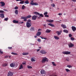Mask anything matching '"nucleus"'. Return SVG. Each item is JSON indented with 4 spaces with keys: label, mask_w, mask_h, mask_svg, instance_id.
Masks as SVG:
<instances>
[{
    "label": "nucleus",
    "mask_w": 76,
    "mask_h": 76,
    "mask_svg": "<svg viewBox=\"0 0 76 76\" xmlns=\"http://www.w3.org/2000/svg\"><path fill=\"white\" fill-rule=\"evenodd\" d=\"M72 1L74 2H75L76 1V0H72Z\"/></svg>",
    "instance_id": "obj_55"
},
{
    "label": "nucleus",
    "mask_w": 76,
    "mask_h": 76,
    "mask_svg": "<svg viewBox=\"0 0 76 76\" xmlns=\"http://www.w3.org/2000/svg\"><path fill=\"white\" fill-rule=\"evenodd\" d=\"M27 22H31V20H28L27 21Z\"/></svg>",
    "instance_id": "obj_52"
},
{
    "label": "nucleus",
    "mask_w": 76,
    "mask_h": 76,
    "mask_svg": "<svg viewBox=\"0 0 76 76\" xmlns=\"http://www.w3.org/2000/svg\"><path fill=\"white\" fill-rule=\"evenodd\" d=\"M27 67L28 68V69H32V66H30L29 65L27 66Z\"/></svg>",
    "instance_id": "obj_36"
},
{
    "label": "nucleus",
    "mask_w": 76,
    "mask_h": 76,
    "mask_svg": "<svg viewBox=\"0 0 76 76\" xmlns=\"http://www.w3.org/2000/svg\"><path fill=\"white\" fill-rule=\"evenodd\" d=\"M41 31V29H39L38 30V31Z\"/></svg>",
    "instance_id": "obj_59"
},
{
    "label": "nucleus",
    "mask_w": 76,
    "mask_h": 76,
    "mask_svg": "<svg viewBox=\"0 0 76 76\" xmlns=\"http://www.w3.org/2000/svg\"><path fill=\"white\" fill-rule=\"evenodd\" d=\"M72 29L73 32H75V31L76 30V27L74 26H72Z\"/></svg>",
    "instance_id": "obj_14"
},
{
    "label": "nucleus",
    "mask_w": 76,
    "mask_h": 76,
    "mask_svg": "<svg viewBox=\"0 0 76 76\" xmlns=\"http://www.w3.org/2000/svg\"><path fill=\"white\" fill-rule=\"evenodd\" d=\"M38 19H39L41 18V17H38Z\"/></svg>",
    "instance_id": "obj_61"
},
{
    "label": "nucleus",
    "mask_w": 76,
    "mask_h": 76,
    "mask_svg": "<svg viewBox=\"0 0 76 76\" xmlns=\"http://www.w3.org/2000/svg\"><path fill=\"white\" fill-rule=\"evenodd\" d=\"M39 50H40V49H38L37 50V51H39Z\"/></svg>",
    "instance_id": "obj_60"
},
{
    "label": "nucleus",
    "mask_w": 76,
    "mask_h": 76,
    "mask_svg": "<svg viewBox=\"0 0 76 76\" xmlns=\"http://www.w3.org/2000/svg\"><path fill=\"white\" fill-rule=\"evenodd\" d=\"M47 22H48L50 23H53V22H54V20H47Z\"/></svg>",
    "instance_id": "obj_17"
},
{
    "label": "nucleus",
    "mask_w": 76,
    "mask_h": 76,
    "mask_svg": "<svg viewBox=\"0 0 76 76\" xmlns=\"http://www.w3.org/2000/svg\"><path fill=\"white\" fill-rule=\"evenodd\" d=\"M25 5H23L22 6V9L23 10L24 9H25Z\"/></svg>",
    "instance_id": "obj_40"
},
{
    "label": "nucleus",
    "mask_w": 76,
    "mask_h": 76,
    "mask_svg": "<svg viewBox=\"0 0 76 76\" xmlns=\"http://www.w3.org/2000/svg\"><path fill=\"white\" fill-rule=\"evenodd\" d=\"M40 53L41 54H47V52H45L44 50H42L40 51Z\"/></svg>",
    "instance_id": "obj_11"
},
{
    "label": "nucleus",
    "mask_w": 76,
    "mask_h": 76,
    "mask_svg": "<svg viewBox=\"0 0 76 76\" xmlns=\"http://www.w3.org/2000/svg\"><path fill=\"white\" fill-rule=\"evenodd\" d=\"M30 4L31 5H32V6H34V5H35V6H38V4L36 2H31Z\"/></svg>",
    "instance_id": "obj_6"
},
{
    "label": "nucleus",
    "mask_w": 76,
    "mask_h": 76,
    "mask_svg": "<svg viewBox=\"0 0 76 76\" xmlns=\"http://www.w3.org/2000/svg\"><path fill=\"white\" fill-rule=\"evenodd\" d=\"M15 9H18V7L17 6L15 7Z\"/></svg>",
    "instance_id": "obj_46"
},
{
    "label": "nucleus",
    "mask_w": 76,
    "mask_h": 76,
    "mask_svg": "<svg viewBox=\"0 0 76 76\" xmlns=\"http://www.w3.org/2000/svg\"><path fill=\"white\" fill-rule=\"evenodd\" d=\"M24 3L25 4H29V1L28 0H26L25 1Z\"/></svg>",
    "instance_id": "obj_30"
},
{
    "label": "nucleus",
    "mask_w": 76,
    "mask_h": 76,
    "mask_svg": "<svg viewBox=\"0 0 76 76\" xmlns=\"http://www.w3.org/2000/svg\"><path fill=\"white\" fill-rule=\"evenodd\" d=\"M51 32V30H49V29H47L45 31V32L46 33H49Z\"/></svg>",
    "instance_id": "obj_24"
},
{
    "label": "nucleus",
    "mask_w": 76,
    "mask_h": 76,
    "mask_svg": "<svg viewBox=\"0 0 76 76\" xmlns=\"http://www.w3.org/2000/svg\"><path fill=\"white\" fill-rule=\"evenodd\" d=\"M24 1H21L20 2V4H23L24 3Z\"/></svg>",
    "instance_id": "obj_32"
},
{
    "label": "nucleus",
    "mask_w": 76,
    "mask_h": 76,
    "mask_svg": "<svg viewBox=\"0 0 76 76\" xmlns=\"http://www.w3.org/2000/svg\"><path fill=\"white\" fill-rule=\"evenodd\" d=\"M10 66L11 67H15L16 65L15 64V63H13L11 64L10 65Z\"/></svg>",
    "instance_id": "obj_9"
},
{
    "label": "nucleus",
    "mask_w": 76,
    "mask_h": 76,
    "mask_svg": "<svg viewBox=\"0 0 76 76\" xmlns=\"http://www.w3.org/2000/svg\"><path fill=\"white\" fill-rule=\"evenodd\" d=\"M20 24H22V23H23V22H20L19 23Z\"/></svg>",
    "instance_id": "obj_56"
},
{
    "label": "nucleus",
    "mask_w": 76,
    "mask_h": 76,
    "mask_svg": "<svg viewBox=\"0 0 76 76\" xmlns=\"http://www.w3.org/2000/svg\"><path fill=\"white\" fill-rule=\"evenodd\" d=\"M26 26L27 28H30L31 26V24L28 22H27L26 23Z\"/></svg>",
    "instance_id": "obj_8"
},
{
    "label": "nucleus",
    "mask_w": 76,
    "mask_h": 76,
    "mask_svg": "<svg viewBox=\"0 0 76 76\" xmlns=\"http://www.w3.org/2000/svg\"><path fill=\"white\" fill-rule=\"evenodd\" d=\"M48 60L47 58H43L42 61V63H45L46 62H48Z\"/></svg>",
    "instance_id": "obj_2"
},
{
    "label": "nucleus",
    "mask_w": 76,
    "mask_h": 76,
    "mask_svg": "<svg viewBox=\"0 0 76 76\" xmlns=\"http://www.w3.org/2000/svg\"><path fill=\"white\" fill-rule=\"evenodd\" d=\"M44 39H47L46 38H44Z\"/></svg>",
    "instance_id": "obj_63"
},
{
    "label": "nucleus",
    "mask_w": 76,
    "mask_h": 76,
    "mask_svg": "<svg viewBox=\"0 0 76 76\" xmlns=\"http://www.w3.org/2000/svg\"><path fill=\"white\" fill-rule=\"evenodd\" d=\"M54 38L55 39H57V40L59 39L58 37L56 36H54Z\"/></svg>",
    "instance_id": "obj_23"
},
{
    "label": "nucleus",
    "mask_w": 76,
    "mask_h": 76,
    "mask_svg": "<svg viewBox=\"0 0 76 76\" xmlns=\"http://www.w3.org/2000/svg\"><path fill=\"white\" fill-rule=\"evenodd\" d=\"M13 73L12 72L9 71L8 73L7 76H13Z\"/></svg>",
    "instance_id": "obj_5"
},
{
    "label": "nucleus",
    "mask_w": 76,
    "mask_h": 76,
    "mask_svg": "<svg viewBox=\"0 0 76 76\" xmlns=\"http://www.w3.org/2000/svg\"><path fill=\"white\" fill-rule=\"evenodd\" d=\"M66 71V72H70V70H69V69H65Z\"/></svg>",
    "instance_id": "obj_33"
},
{
    "label": "nucleus",
    "mask_w": 76,
    "mask_h": 76,
    "mask_svg": "<svg viewBox=\"0 0 76 76\" xmlns=\"http://www.w3.org/2000/svg\"><path fill=\"white\" fill-rule=\"evenodd\" d=\"M30 29L31 31H34L35 30H34V27H31Z\"/></svg>",
    "instance_id": "obj_25"
},
{
    "label": "nucleus",
    "mask_w": 76,
    "mask_h": 76,
    "mask_svg": "<svg viewBox=\"0 0 76 76\" xmlns=\"http://www.w3.org/2000/svg\"><path fill=\"white\" fill-rule=\"evenodd\" d=\"M61 26L63 28H64V29H65L66 28V25H64V24H61Z\"/></svg>",
    "instance_id": "obj_21"
},
{
    "label": "nucleus",
    "mask_w": 76,
    "mask_h": 76,
    "mask_svg": "<svg viewBox=\"0 0 76 76\" xmlns=\"http://www.w3.org/2000/svg\"><path fill=\"white\" fill-rule=\"evenodd\" d=\"M22 64L23 65L26 64V63H23Z\"/></svg>",
    "instance_id": "obj_58"
},
{
    "label": "nucleus",
    "mask_w": 76,
    "mask_h": 76,
    "mask_svg": "<svg viewBox=\"0 0 76 76\" xmlns=\"http://www.w3.org/2000/svg\"><path fill=\"white\" fill-rule=\"evenodd\" d=\"M17 1H22L23 0H16Z\"/></svg>",
    "instance_id": "obj_53"
},
{
    "label": "nucleus",
    "mask_w": 76,
    "mask_h": 76,
    "mask_svg": "<svg viewBox=\"0 0 76 76\" xmlns=\"http://www.w3.org/2000/svg\"><path fill=\"white\" fill-rule=\"evenodd\" d=\"M8 65L7 63H4L2 64L3 67H6V66H7Z\"/></svg>",
    "instance_id": "obj_22"
},
{
    "label": "nucleus",
    "mask_w": 76,
    "mask_h": 76,
    "mask_svg": "<svg viewBox=\"0 0 76 76\" xmlns=\"http://www.w3.org/2000/svg\"><path fill=\"white\" fill-rule=\"evenodd\" d=\"M4 11L1 10H0V13H4Z\"/></svg>",
    "instance_id": "obj_41"
},
{
    "label": "nucleus",
    "mask_w": 76,
    "mask_h": 76,
    "mask_svg": "<svg viewBox=\"0 0 76 76\" xmlns=\"http://www.w3.org/2000/svg\"><path fill=\"white\" fill-rule=\"evenodd\" d=\"M34 37H35V38H37V36H34Z\"/></svg>",
    "instance_id": "obj_64"
},
{
    "label": "nucleus",
    "mask_w": 76,
    "mask_h": 76,
    "mask_svg": "<svg viewBox=\"0 0 76 76\" xmlns=\"http://www.w3.org/2000/svg\"><path fill=\"white\" fill-rule=\"evenodd\" d=\"M8 48L9 49V50H11L12 48V47H8Z\"/></svg>",
    "instance_id": "obj_50"
},
{
    "label": "nucleus",
    "mask_w": 76,
    "mask_h": 76,
    "mask_svg": "<svg viewBox=\"0 0 76 76\" xmlns=\"http://www.w3.org/2000/svg\"><path fill=\"white\" fill-rule=\"evenodd\" d=\"M4 58H7V57H8V56H4Z\"/></svg>",
    "instance_id": "obj_54"
},
{
    "label": "nucleus",
    "mask_w": 76,
    "mask_h": 76,
    "mask_svg": "<svg viewBox=\"0 0 76 76\" xmlns=\"http://www.w3.org/2000/svg\"><path fill=\"white\" fill-rule=\"evenodd\" d=\"M66 60L67 61H70V60H69V58H66Z\"/></svg>",
    "instance_id": "obj_42"
},
{
    "label": "nucleus",
    "mask_w": 76,
    "mask_h": 76,
    "mask_svg": "<svg viewBox=\"0 0 76 76\" xmlns=\"http://www.w3.org/2000/svg\"><path fill=\"white\" fill-rule=\"evenodd\" d=\"M63 54H65L66 55H69V54H70L71 52H69L67 51H64L62 52Z\"/></svg>",
    "instance_id": "obj_3"
},
{
    "label": "nucleus",
    "mask_w": 76,
    "mask_h": 76,
    "mask_svg": "<svg viewBox=\"0 0 76 76\" xmlns=\"http://www.w3.org/2000/svg\"><path fill=\"white\" fill-rule=\"evenodd\" d=\"M69 37H72V35L71 34H69Z\"/></svg>",
    "instance_id": "obj_49"
},
{
    "label": "nucleus",
    "mask_w": 76,
    "mask_h": 76,
    "mask_svg": "<svg viewBox=\"0 0 76 76\" xmlns=\"http://www.w3.org/2000/svg\"><path fill=\"white\" fill-rule=\"evenodd\" d=\"M0 53H1V54H3V52L1 51V50H0Z\"/></svg>",
    "instance_id": "obj_43"
},
{
    "label": "nucleus",
    "mask_w": 76,
    "mask_h": 76,
    "mask_svg": "<svg viewBox=\"0 0 76 76\" xmlns=\"http://www.w3.org/2000/svg\"><path fill=\"white\" fill-rule=\"evenodd\" d=\"M40 72L42 75H43V74L45 75V72L43 69H42L41 71Z\"/></svg>",
    "instance_id": "obj_13"
},
{
    "label": "nucleus",
    "mask_w": 76,
    "mask_h": 76,
    "mask_svg": "<svg viewBox=\"0 0 76 76\" xmlns=\"http://www.w3.org/2000/svg\"><path fill=\"white\" fill-rule=\"evenodd\" d=\"M0 17L1 18H4V14H0Z\"/></svg>",
    "instance_id": "obj_19"
},
{
    "label": "nucleus",
    "mask_w": 76,
    "mask_h": 76,
    "mask_svg": "<svg viewBox=\"0 0 76 76\" xmlns=\"http://www.w3.org/2000/svg\"><path fill=\"white\" fill-rule=\"evenodd\" d=\"M23 65H22V64H21L20 68H19V69H23Z\"/></svg>",
    "instance_id": "obj_28"
},
{
    "label": "nucleus",
    "mask_w": 76,
    "mask_h": 76,
    "mask_svg": "<svg viewBox=\"0 0 76 76\" xmlns=\"http://www.w3.org/2000/svg\"><path fill=\"white\" fill-rule=\"evenodd\" d=\"M51 6H52L53 7H55V4H54L53 3V4H51Z\"/></svg>",
    "instance_id": "obj_35"
},
{
    "label": "nucleus",
    "mask_w": 76,
    "mask_h": 76,
    "mask_svg": "<svg viewBox=\"0 0 76 76\" xmlns=\"http://www.w3.org/2000/svg\"><path fill=\"white\" fill-rule=\"evenodd\" d=\"M34 13L36 15H38V16H39L40 17H42V18H43L44 17V15H43L42 14H39V12H34Z\"/></svg>",
    "instance_id": "obj_4"
},
{
    "label": "nucleus",
    "mask_w": 76,
    "mask_h": 76,
    "mask_svg": "<svg viewBox=\"0 0 76 76\" xmlns=\"http://www.w3.org/2000/svg\"><path fill=\"white\" fill-rule=\"evenodd\" d=\"M31 15H29L27 16L26 17H21V19H24V21H26L27 20V19L31 18Z\"/></svg>",
    "instance_id": "obj_1"
},
{
    "label": "nucleus",
    "mask_w": 76,
    "mask_h": 76,
    "mask_svg": "<svg viewBox=\"0 0 76 76\" xmlns=\"http://www.w3.org/2000/svg\"><path fill=\"white\" fill-rule=\"evenodd\" d=\"M12 54V55H16L17 56V55H18V54L16 53H14L13 52H12L11 53Z\"/></svg>",
    "instance_id": "obj_34"
},
{
    "label": "nucleus",
    "mask_w": 76,
    "mask_h": 76,
    "mask_svg": "<svg viewBox=\"0 0 76 76\" xmlns=\"http://www.w3.org/2000/svg\"><path fill=\"white\" fill-rule=\"evenodd\" d=\"M45 17H46L47 18H49V16L48 15H45Z\"/></svg>",
    "instance_id": "obj_48"
},
{
    "label": "nucleus",
    "mask_w": 76,
    "mask_h": 76,
    "mask_svg": "<svg viewBox=\"0 0 76 76\" xmlns=\"http://www.w3.org/2000/svg\"><path fill=\"white\" fill-rule=\"evenodd\" d=\"M48 25L50 26H52V27H55V26L51 23H49L48 24Z\"/></svg>",
    "instance_id": "obj_18"
},
{
    "label": "nucleus",
    "mask_w": 76,
    "mask_h": 76,
    "mask_svg": "<svg viewBox=\"0 0 76 76\" xmlns=\"http://www.w3.org/2000/svg\"><path fill=\"white\" fill-rule=\"evenodd\" d=\"M52 64H53V66H56V64L55 63H54V62H52Z\"/></svg>",
    "instance_id": "obj_38"
},
{
    "label": "nucleus",
    "mask_w": 76,
    "mask_h": 76,
    "mask_svg": "<svg viewBox=\"0 0 76 76\" xmlns=\"http://www.w3.org/2000/svg\"><path fill=\"white\" fill-rule=\"evenodd\" d=\"M69 48H72V47H74V45L71 43H70L69 45Z\"/></svg>",
    "instance_id": "obj_12"
},
{
    "label": "nucleus",
    "mask_w": 76,
    "mask_h": 76,
    "mask_svg": "<svg viewBox=\"0 0 76 76\" xmlns=\"http://www.w3.org/2000/svg\"><path fill=\"white\" fill-rule=\"evenodd\" d=\"M71 39L72 41H74L75 39V38L73 37H71Z\"/></svg>",
    "instance_id": "obj_44"
},
{
    "label": "nucleus",
    "mask_w": 76,
    "mask_h": 76,
    "mask_svg": "<svg viewBox=\"0 0 76 76\" xmlns=\"http://www.w3.org/2000/svg\"><path fill=\"white\" fill-rule=\"evenodd\" d=\"M66 67H69V68H71V67H72V66L71 65H68L66 66Z\"/></svg>",
    "instance_id": "obj_39"
},
{
    "label": "nucleus",
    "mask_w": 76,
    "mask_h": 76,
    "mask_svg": "<svg viewBox=\"0 0 76 76\" xmlns=\"http://www.w3.org/2000/svg\"><path fill=\"white\" fill-rule=\"evenodd\" d=\"M0 4H1V6H5V3L3 1H1L0 2Z\"/></svg>",
    "instance_id": "obj_16"
},
{
    "label": "nucleus",
    "mask_w": 76,
    "mask_h": 76,
    "mask_svg": "<svg viewBox=\"0 0 76 76\" xmlns=\"http://www.w3.org/2000/svg\"><path fill=\"white\" fill-rule=\"evenodd\" d=\"M62 33V30H60V31H56V34H57L58 35H61V34Z\"/></svg>",
    "instance_id": "obj_7"
},
{
    "label": "nucleus",
    "mask_w": 76,
    "mask_h": 76,
    "mask_svg": "<svg viewBox=\"0 0 76 76\" xmlns=\"http://www.w3.org/2000/svg\"><path fill=\"white\" fill-rule=\"evenodd\" d=\"M15 13L16 15H18V10H15Z\"/></svg>",
    "instance_id": "obj_29"
},
{
    "label": "nucleus",
    "mask_w": 76,
    "mask_h": 76,
    "mask_svg": "<svg viewBox=\"0 0 76 76\" xmlns=\"http://www.w3.org/2000/svg\"><path fill=\"white\" fill-rule=\"evenodd\" d=\"M28 54L29 53H22V54L23 55V56H26V55H28Z\"/></svg>",
    "instance_id": "obj_26"
},
{
    "label": "nucleus",
    "mask_w": 76,
    "mask_h": 76,
    "mask_svg": "<svg viewBox=\"0 0 76 76\" xmlns=\"http://www.w3.org/2000/svg\"><path fill=\"white\" fill-rule=\"evenodd\" d=\"M37 41L38 42H41V39H37Z\"/></svg>",
    "instance_id": "obj_47"
},
{
    "label": "nucleus",
    "mask_w": 76,
    "mask_h": 76,
    "mask_svg": "<svg viewBox=\"0 0 76 76\" xmlns=\"http://www.w3.org/2000/svg\"><path fill=\"white\" fill-rule=\"evenodd\" d=\"M63 32H65V33H68V32H69V31H68V30H65V29L63 30Z\"/></svg>",
    "instance_id": "obj_27"
},
{
    "label": "nucleus",
    "mask_w": 76,
    "mask_h": 76,
    "mask_svg": "<svg viewBox=\"0 0 76 76\" xmlns=\"http://www.w3.org/2000/svg\"><path fill=\"white\" fill-rule=\"evenodd\" d=\"M43 26H45V27L46 26V25L45 24L43 25Z\"/></svg>",
    "instance_id": "obj_62"
},
{
    "label": "nucleus",
    "mask_w": 76,
    "mask_h": 76,
    "mask_svg": "<svg viewBox=\"0 0 76 76\" xmlns=\"http://www.w3.org/2000/svg\"><path fill=\"white\" fill-rule=\"evenodd\" d=\"M12 22L14 23H18V22H19L18 21H16V20H13Z\"/></svg>",
    "instance_id": "obj_20"
},
{
    "label": "nucleus",
    "mask_w": 76,
    "mask_h": 76,
    "mask_svg": "<svg viewBox=\"0 0 76 76\" xmlns=\"http://www.w3.org/2000/svg\"><path fill=\"white\" fill-rule=\"evenodd\" d=\"M41 34V31H38L36 34L37 36H40Z\"/></svg>",
    "instance_id": "obj_15"
},
{
    "label": "nucleus",
    "mask_w": 76,
    "mask_h": 76,
    "mask_svg": "<svg viewBox=\"0 0 76 76\" xmlns=\"http://www.w3.org/2000/svg\"><path fill=\"white\" fill-rule=\"evenodd\" d=\"M31 61H35V59H34V58H31Z\"/></svg>",
    "instance_id": "obj_31"
},
{
    "label": "nucleus",
    "mask_w": 76,
    "mask_h": 76,
    "mask_svg": "<svg viewBox=\"0 0 76 76\" xmlns=\"http://www.w3.org/2000/svg\"><path fill=\"white\" fill-rule=\"evenodd\" d=\"M40 38H42V39H44V38L43 37H40Z\"/></svg>",
    "instance_id": "obj_57"
},
{
    "label": "nucleus",
    "mask_w": 76,
    "mask_h": 76,
    "mask_svg": "<svg viewBox=\"0 0 76 76\" xmlns=\"http://www.w3.org/2000/svg\"><path fill=\"white\" fill-rule=\"evenodd\" d=\"M32 20H35L37 19V16L34 15L32 16Z\"/></svg>",
    "instance_id": "obj_10"
},
{
    "label": "nucleus",
    "mask_w": 76,
    "mask_h": 76,
    "mask_svg": "<svg viewBox=\"0 0 76 76\" xmlns=\"http://www.w3.org/2000/svg\"><path fill=\"white\" fill-rule=\"evenodd\" d=\"M47 14H48V12H45L44 14V15H47Z\"/></svg>",
    "instance_id": "obj_45"
},
{
    "label": "nucleus",
    "mask_w": 76,
    "mask_h": 76,
    "mask_svg": "<svg viewBox=\"0 0 76 76\" xmlns=\"http://www.w3.org/2000/svg\"><path fill=\"white\" fill-rule=\"evenodd\" d=\"M58 15H59V16H61V15H62V13H59L58 14Z\"/></svg>",
    "instance_id": "obj_51"
},
{
    "label": "nucleus",
    "mask_w": 76,
    "mask_h": 76,
    "mask_svg": "<svg viewBox=\"0 0 76 76\" xmlns=\"http://www.w3.org/2000/svg\"><path fill=\"white\" fill-rule=\"evenodd\" d=\"M4 20H5V21H7V20H9V18L7 17V18H5Z\"/></svg>",
    "instance_id": "obj_37"
}]
</instances>
